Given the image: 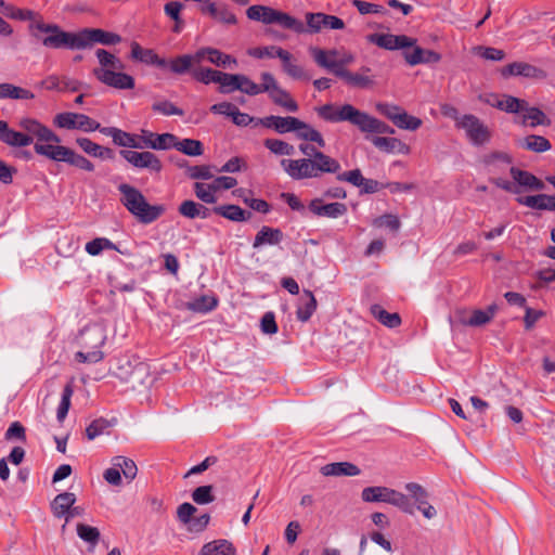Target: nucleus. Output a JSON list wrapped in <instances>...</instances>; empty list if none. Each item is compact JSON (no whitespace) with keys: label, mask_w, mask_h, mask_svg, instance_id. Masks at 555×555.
Returning a JSON list of instances; mask_svg holds the SVG:
<instances>
[{"label":"nucleus","mask_w":555,"mask_h":555,"mask_svg":"<svg viewBox=\"0 0 555 555\" xmlns=\"http://www.w3.org/2000/svg\"><path fill=\"white\" fill-rule=\"evenodd\" d=\"M367 40L371 43L376 44L385 50H399L404 48H412L415 44V40L404 35H392V34H371L367 36Z\"/></svg>","instance_id":"obj_17"},{"label":"nucleus","mask_w":555,"mask_h":555,"mask_svg":"<svg viewBox=\"0 0 555 555\" xmlns=\"http://www.w3.org/2000/svg\"><path fill=\"white\" fill-rule=\"evenodd\" d=\"M171 147L177 149L179 152H182L188 156H199L204 152L202 142L194 139L179 140L176 137V141L173 142Z\"/></svg>","instance_id":"obj_45"},{"label":"nucleus","mask_w":555,"mask_h":555,"mask_svg":"<svg viewBox=\"0 0 555 555\" xmlns=\"http://www.w3.org/2000/svg\"><path fill=\"white\" fill-rule=\"evenodd\" d=\"M216 215H219L228 220L242 222L247 221L251 217V212L242 209L237 205H222L217 206L212 209Z\"/></svg>","instance_id":"obj_35"},{"label":"nucleus","mask_w":555,"mask_h":555,"mask_svg":"<svg viewBox=\"0 0 555 555\" xmlns=\"http://www.w3.org/2000/svg\"><path fill=\"white\" fill-rule=\"evenodd\" d=\"M235 194L243 199V202L249 206L251 209L261 212L268 214L270 211V205L264 199L253 198L249 196L250 192L244 189H237Z\"/></svg>","instance_id":"obj_49"},{"label":"nucleus","mask_w":555,"mask_h":555,"mask_svg":"<svg viewBox=\"0 0 555 555\" xmlns=\"http://www.w3.org/2000/svg\"><path fill=\"white\" fill-rule=\"evenodd\" d=\"M522 113V125H529L531 127H537L540 125H548L550 120L546 115L538 107H528L526 105L525 111Z\"/></svg>","instance_id":"obj_48"},{"label":"nucleus","mask_w":555,"mask_h":555,"mask_svg":"<svg viewBox=\"0 0 555 555\" xmlns=\"http://www.w3.org/2000/svg\"><path fill=\"white\" fill-rule=\"evenodd\" d=\"M117 424L116 418L106 420L103 417L96 418L92 421L86 428V437L89 440H94L95 438L103 436V435H109L112 433V429Z\"/></svg>","instance_id":"obj_31"},{"label":"nucleus","mask_w":555,"mask_h":555,"mask_svg":"<svg viewBox=\"0 0 555 555\" xmlns=\"http://www.w3.org/2000/svg\"><path fill=\"white\" fill-rule=\"evenodd\" d=\"M312 214L319 217L339 218L347 212V206L344 203L323 204L322 199L314 198L309 204Z\"/></svg>","instance_id":"obj_22"},{"label":"nucleus","mask_w":555,"mask_h":555,"mask_svg":"<svg viewBox=\"0 0 555 555\" xmlns=\"http://www.w3.org/2000/svg\"><path fill=\"white\" fill-rule=\"evenodd\" d=\"M482 165L489 173L502 172L513 166V157L506 152H491L481 158Z\"/></svg>","instance_id":"obj_21"},{"label":"nucleus","mask_w":555,"mask_h":555,"mask_svg":"<svg viewBox=\"0 0 555 555\" xmlns=\"http://www.w3.org/2000/svg\"><path fill=\"white\" fill-rule=\"evenodd\" d=\"M193 190L196 197L201 199L203 203L214 204L217 202V191L215 189L214 183L207 184L202 182H195Z\"/></svg>","instance_id":"obj_50"},{"label":"nucleus","mask_w":555,"mask_h":555,"mask_svg":"<svg viewBox=\"0 0 555 555\" xmlns=\"http://www.w3.org/2000/svg\"><path fill=\"white\" fill-rule=\"evenodd\" d=\"M150 378L149 365L144 362L134 361V370L126 384H129L130 388L135 390L141 386H145Z\"/></svg>","instance_id":"obj_42"},{"label":"nucleus","mask_w":555,"mask_h":555,"mask_svg":"<svg viewBox=\"0 0 555 555\" xmlns=\"http://www.w3.org/2000/svg\"><path fill=\"white\" fill-rule=\"evenodd\" d=\"M208 62L224 68L237 65V61L234 57L215 48L208 51Z\"/></svg>","instance_id":"obj_54"},{"label":"nucleus","mask_w":555,"mask_h":555,"mask_svg":"<svg viewBox=\"0 0 555 555\" xmlns=\"http://www.w3.org/2000/svg\"><path fill=\"white\" fill-rule=\"evenodd\" d=\"M246 15L251 21L261 22L267 25L278 24L282 28L293 30L297 34L306 31L305 25L301 21L271 7L260 4L250 5L246 10Z\"/></svg>","instance_id":"obj_8"},{"label":"nucleus","mask_w":555,"mask_h":555,"mask_svg":"<svg viewBox=\"0 0 555 555\" xmlns=\"http://www.w3.org/2000/svg\"><path fill=\"white\" fill-rule=\"evenodd\" d=\"M192 499L195 503L201 505L211 503L215 500L212 495V487L201 486L196 488L192 493Z\"/></svg>","instance_id":"obj_64"},{"label":"nucleus","mask_w":555,"mask_h":555,"mask_svg":"<svg viewBox=\"0 0 555 555\" xmlns=\"http://www.w3.org/2000/svg\"><path fill=\"white\" fill-rule=\"evenodd\" d=\"M131 56L142 63L159 68L167 66V60L159 57L152 49H143L138 42L131 43Z\"/></svg>","instance_id":"obj_28"},{"label":"nucleus","mask_w":555,"mask_h":555,"mask_svg":"<svg viewBox=\"0 0 555 555\" xmlns=\"http://www.w3.org/2000/svg\"><path fill=\"white\" fill-rule=\"evenodd\" d=\"M77 534L81 540L91 544H95L100 538V532L95 527L83 524L77 525Z\"/></svg>","instance_id":"obj_62"},{"label":"nucleus","mask_w":555,"mask_h":555,"mask_svg":"<svg viewBox=\"0 0 555 555\" xmlns=\"http://www.w3.org/2000/svg\"><path fill=\"white\" fill-rule=\"evenodd\" d=\"M256 125H262L263 127L271 128L278 133H286L297 130L298 126L301 125V120L292 116L282 117L271 115L257 119Z\"/></svg>","instance_id":"obj_20"},{"label":"nucleus","mask_w":555,"mask_h":555,"mask_svg":"<svg viewBox=\"0 0 555 555\" xmlns=\"http://www.w3.org/2000/svg\"><path fill=\"white\" fill-rule=\"evenodd\" d=\"M134 370V362L129 359H121L117 362L115 369L113 370V374L121 382L126 383L129 380V376L132 374Z\"/></svg>","instance_id":"obj_59"},{"label":"nucleus","mask_w":555,"mask_h":555,"mask_svg":"<svg viewBox=\"0 0 555 555\" xmlns=\"http://www.w3.org/2000/svg\"><path fill=\"white\" fill-rule=\"evenodd\" d=\"M53 122L62 129H77V113H60L55 115Z\"/></svg>","instance_id":"obj_61"},{"label":"nucleus","mask_w":555,"mask_h":555,"mask_svg":"<svg viewBox=\"0 0 555 555\" xmlns=\"http://www.w3.org/2000/svg\"><path fill=\"white\" fill-rule=\"evenodd\" d=\"M263 144L271 153L275 155L291 156L295 152V149L292 144L279 139H266Z\"/></svg>","instance_id":"obj_53"},{"label":"nucleus","mask_w":555,"mask_h":555,"mask_svg":"<svg viewBox=\"0 0 555 555\" xmlns=\"http://www.w3.org/2000/svg\"><path fill=\"white\" fill-rule=\"evenodd\" d=\"M0 141L9 146L25 147L28 146L30 139L23 135L22 132L9 128L4 120H0Z\"/></svg>","instance_id":"obj_29"},{"label":"nucleus","mask_w":555,"mask_h":555,"mask_svg":"<svg viewBox=\"0 0 555 555\" xmlns=\"http://www.w3.org/2000/svg\"><path fill=\"white\" fill-rule=\"evenodd\" d=\"M113 142L118 146L141 149L140 135H134L120 129L114 135Z\"/></svg>","instance_id":"obj_55"},{"label":"nucleus","mask_w":555,"mask_h":555,"mask_svg":"<svg viewBox=\"0 0 555 555\" xmlns=\"http://www.w3.org/2000/svg\"><path fill=\"white\" fill-rule=\"evenodd\" d=\"M2 13L12 20L18 21H29L30 24H34L38 20H43L42 16L33 10L28 9H18L12 4H4Z\"/></svg>","instance_id":"obj_40"},{"label":"nucleus","mask_w":555,"mask_h":555,"mask_svg":"<svg viewBox=\"0 0 555 555\" xmlns=\"http://www.w3.org/2000/svg\"><path fill=\"white\" fill-rule=\"evenodd\" d=\"M492 105L506 113L516 114L525 111L527 102L512 95H505L502 100H498L496 103Z\"/></svg>","instance_id":"obj_47"},{"label":"nucleus","mask_w":555,"mask_h":555,"mask_svg":"<svg viewBox=\"0 0 555 555\" xmlns=\"http://www.w3.org/2000/svg\"><path fill=\"white\" fill-rule=\"evenodd\" d=\"M457 129L463 130L467 141L473 146H482L491 141V130L477 116L473 114L462 115Z\"/></svg>","instance_id":"obj_11"},{"label":"nucleus","mask_w":555,"mask_h":555,"mask_svg":"<svg viewBox=\"0 0 555 555\" xmlns=\"http://www.w3.org/2000/svg\"><path fill=\"white\" fill-rule=\"evenodd\" d=\"M372 224L375 228H387L392 232H397L400 228V221L395 215H384L375 218Z\"/></svg>","instance_id":"obj_63"},{"label":"nucleus","mask_w":555,"mask_h":555,"mask_svg":"<svg viewBox=\"0 0 555 555\" xmlns=\"http://www.w3.org/2000/svg\"><path fill=\"white\" fill-rule=\"evenodd\" d=\"M232 79L237 80V85L235 86L236 90L248 95H258L268 89L267 82L262 81L261 85H258L245 75L238 74V77H232Z\"/></svg>","instance_id":"obj_44"},{"label":"nucleus","mask_w":555,"mask_h":555,"mask_svg":"<svg viewBox=\"0 0 555 555\" xmlns=\"http://www.w3.org/2000/svg\"><path fill=\"white\" fill-rule=\"evenodd\" d=\"M141 149L153 150H168L176 141V135L172 133L157 134L151 131L143 130L140 135Z\"/></svg>","instance_id":"obj_23"},{"label":"nucleus","mask_w":555,"mask_h":555,"mask_svg":"<svg viewBox=\"0 0 555 555\" xmlns=\"http://www.w3.org/2000/svg\"><path fill=\"white\" fill-rule=\"evenodd\" d=\"M283 237V232L280 229L263 225L255 236L253 248L259 249L264 245H279Z\"/></svg>","instance_id":"obj_27"},{"label":"nucleus","mask_w":555,"mask_h":555,"mask_svg":"<svg viewBox=\"0 0 555 555\" xmlns=\"http://www.w3.org/2000/svg\"><path fill=\"white\" fill-rule=\"evenodd\" d=\"M310 52H311V55H312L314 62L319 66L328 69L335 76H337V72L338 70H347L345 67L347 65H350V64H352L354 62L353 54L350 53V52H346V51H344V52L339 51V56L337 59V63H332V62L331 63H326L325 62L326 54L324 52H322V49L311 48Z\"/></svg>","instance_id":"obj_19"},{"label":"nucleus","mask_w":555,"mask_h":555,"mask_svg":"<svg viewBox=\"0 0 555 555\" xmlns=\"http://www.w3.org/2000/svg\"><path fill=\"white\" fill-rule=\"evenodd\" d=\"M76 142L85 153L93 157L103 159L113 157V151L111 149L103 147L88 138H78Z\"/></svg>","instance_id":"obj_39"},{"label":"nucleus","mask_w":555,"mask_h":555,"mask_svg":"<svg viewBox=\"0 0 555 555\" xmlns=\"http://www.w3.org/2000/svg\"><path fill=\"white\" fill-rule=\"evenodd\" d=\"M317 309V299L313 294L305 289L301 297L299 298V304L297 307V319L301 322H307Z\"/></svg>","instance_id":"obj_33"},{"label":"nucleus","mask_w":555,"mask_h":555,"mask_svg":"<svg viewBox=\"0 0 555 555\" xmlns=\"http://www.w3.org/2000/svg\"><path fill=\"white\" fill-rule=\"evenodd\" d=\"M217 300L212 297L202 296L188 304L190 310L201 313H206L215 309Z\"/></svg>","instance_id":"obj_57"},{"label":"nucleus","mask_w":555,"mask_h":555,"mask_svg":"<svg viewBox=\"0 0 555 555\" xmlns=\"http://www.w3.org/2000/svg\"><path fill=\"white\" fill-rule=\"evenodd\" d=\"M296 131H297L298 138L302 139V140L314 142L320 147L325 146V141L322 138L321 133L318 130H315L314 128H312L311 126H309L308 124L301 121V125L298 126Z\"/></svg>","instance_id":"obj_52"},{"label":"nucleus","mask_w":555,"mask_h":555,"mask_svg":"<svg viewBox=\"0 0 555 555\" xmlns=\"http://www.w3.org/2000/svg\"><path fill=\"white\" fill-rule=\"evenodd\" d=\"M361 499L364 502L375 503L383 502L395 505L404 512L412 513V504L404 494L382 486L366 487L361 492Z\"/></svg>","instance_id":"obj_10"},{"label":"nucleus","mask_w":555,"mask_h":555,"mask_svg":"<svg viewBox=\"0 0 555 555\" xmlns=\"http://www.w3.org/2000/svg\"><path fill=\"white\" fill-rule=\"evenodd\" d=\"M33 100L35 94L25 88L15 86L13 83H0V100Z\"/></svg>","instance_id":"obj_37"},{"label":"nucleus","mask_w":555,"mask_h":555,"mask_svg":"<svg viewBox=\"0 0 555 555\" xmlns=\"http://www.w3.org/2000/svg\"><path fill=\"white\" fill-rule=\"evenodd\" d=\"M509 173L513 182L503 178H491L490 182L496 188L513 194H519L522 191H542L545 184L533 173L512 166Z\"/></svg>","instance_id":"obj_9"},{"label":"nucleus","mask_w":555,"mask_h":555,"mask_svg":"<svg viewBox=\"0 0 555 555\" xmlns=\"http://www.w3.org/2000/svg\"><path fill=\"white\" fill-rule=\"evenodd\" d=\"M519 145L528 151L534 153H544L552 149L551 142L542 135L529 134L526 135L520 142Z\"/></svg>","instance_id":"obj_41"},{"label":"nucleus","mask_w":555,"mask_h":555,"mask_svg":"<svg viewBox=\"0 0 555 555\" xmlns=\"http://www.w3.org/2000/svg\"><path fill=\"white\" fill-rule=\"evenodd\" d=\"M262 81L267 82L268 89L264 90L269 94L272 102L287 112L296 113L299 108L297 102L292 95L281 88L271 73L263 72L260 75Z\"/></svg>","instance_id":"obj_12"},{"label":"nucleus","mask_w":555,"mask_h":555,"mask_svg":"<svg viewBox=\"0 0 555 555\" xmlns=\"http://www.w3.org/2000/svg\"><path fill=\"white\" fill-rule=\"evenodd\" d=\"M376 109L379 114L390 119L397 127L402 129H416V118L408 115L402 108L389 103H377Z\"/></svg>","instance_id":"obj_16"},{"label":"nucleus","mask_w":555,"mask_h":555,"mask_svg":"<svg viewBox=\"0 0 555 555\" xmlns=\"http://www.w3.org/2000/svg\"><path fill=\"white\" fill-rule=\"evenodd\" d=\"M199 555H236V550L230 541L219 539L204 544Z\"/></svg>","instance_id":"obj_34"},{"label":"nucleus","mask_w":555,"mask_h":555,"mask_svg":"<svg viewBox=\"0 0 555 555\" xmlns=\"http://www.w3.org/2000/svg\"><path fill=\"white\" fill-rule=\"evenodd\" d=\"M299 150L308 157L281 160V167L292 179L319 178L323 173H336L340 170V164L336 159L317 151L315 147L300 144Z\"/></svg>","instance_id":"obj_1"},{"label":"nucleus","mask_w":555,"mask_h":555,"mask_svg":"<svg viewBox=\"0 0 555 555\" xmlns=\"http://www.w3.org/2000/svg\"><path fill=\"white\" fill-rule=\"evenodd\" d=\"M498 305L491 304L486 309L474 310L468 320L464 323L468 326H482L489 323L498 312Z\"/></svg>","instance_id":"obj_38"},{"label":"nucleus","mask_w":555,"mask_h":555,"mask_svg":"<svg viewBox=\"0 0 555 555\" xmlns=\"http://www.w3.org/2000/svg\"><path fill=\"white\" fill-rule=\"evenodd\" d=\"M371 313L372 315L380 322L384 326H387L389 328L398 327L401 324V318L398 313H390L386 311L382 306L379 305H373L371 306Z\"/></svg>","instance_id":"obj_43"},{"label":"nucleus","mask_w":555,"mask_h":555,"mask_svg":"<svg viewBox=\"0 0 555 555\" xmlns=\"http://www.w3.org/2000/svg\"><path fill=\"white\" fill-rule=\"evenodd\" d=\"M321 473L323 476H357L360 469L351 463L337 462L324 465Z\"/></svg>","instance_id":"obj_36"},{"label":"nucleus","mask_w":555,"mask_h":555,"mask_svg":"<svg viewBox=\"0 0 555 555\" xmlns=\"http://www.w3.org/2000/svg\"><path fill=\"white\" fill-rule=\"evenodd\" d=\"M120 155L135 168L147 169L152 172H159L163 168L160 159L152 152L122 150Z\"/></svg>","instance_id":"obj_14"},{"label":"nucleus","mask_w":555,"mask_h":555,"mask_svg":"<svg viewBox=\"0 0 555 555\" xmlns=\"http://www.w3.org/2000/svg\"><path fill=\"white\" fill-rule=\"evenodd\" d=\"M106 341V333L102 325L92 324L83 327L77 338L81 350L75 353V361L78 363H98L103 360L104 353L101 348Z\"/></svg>","instance_id":"obj_6"},{"label":"nucleus","mask_w":555,"mask_h":555,"mask_svg":"<svg viewBox=\"0 0 555 555\" xmlns=\"http://www.w3.org/2000/svg\"><path fill=\"white\" fill-rule=\"evenodd\" d=\"M211 17L219 23L234 25L237 23L236 16L225 4H217Z\"/></svg>","instance_id":"obj_58"},{"label":"nucleus","mask_w":555,"mask_h":555,"mask_svg":"<svg viewBox=\"0 0 555 555\" xmlns=\"http://www.w3.org/2000/svg\"><path fill=\"white\" fill-rule=\"evenodd\" d=\"M120 41L121 38L119 35L100 28H85L79 30V50L89 48L94 43L112 46Z\"/></svg>","instance_id":"obj_13"},{"label":"nucleus","mask_w":555,"mask_h":555,"mask_svg":"<svg viewBox=\"0 0 555 555\" xmlns=\"http://www.w3.org/2000/svg\"><path fill=\"white\" fill-rule=\"evenodd\" d=\"M517 203L531 209L555 211V196L547 194L517 197Z\"/></svg>","instance_id":"obj_26"},{"label":"nucleus","mask_w":555,"mask_h":555,"mask_svg":"<svg viewBox=\"0 0 555 555\" xmlns=\"http://www.w3.org/2000/svg\"><path fill=\"white\" fill-rule=\"evenodd\" d=\"M152 109L155 113H158L164 116H172V115L182 116L184 114L181 108H179L172 102L167 101V100L155 102L152 105Z\"/></svg>","instance_id":"obj_60"},{"label":"nucleus","mask_w":555,"mask_h":555,"mask_svg":"<svg viewBox=\"0 0 555 555\" xmlns=\"http://www.w3.org/2000/svg\"><path fill=\"white\" fill-rule=\"evenodd\" d=\"M28 30L46 48L79 50V31H65L59 25L46 23L43 20L29 24Z\"/></svg>","instance_id":"obj_4"},{"label":"nucleus","mask_w":555,"mask_h":555,"mask_svg":"<svg viewBox=\"0 0 555 555\" xmlns=\"http://www.w3.org/2000/svg\"><path fill=\"white\" fill-rule=\"evenodd\" d=\"M191 54L179 55L175 59L167 60V66L173 74L183 75L192 67Z\"/></svg>","instance_id":"obj_51"},{"label":"nucleus","mask_w":555,"mask_h":555,"mask_svg":"<svg viewBox=\"0 0 555 555\" xmlns=\"http://www.w3.org/2000/svg\"><path fill=\"white\" fill-rule=\"evenodd\" d=\"M542 74L543 72L540 68L525 62H514L501 69V75L504 78H508L512 76L539 78L542 76Z\"/></svg>","instance_id":"obj_24"},{"label":"nucleus","mask_w":555,"mask_h":555,"mask_svg":"<svg viewBox=\"0 0 555 555\" xmlns=\"http://www.w3.org/2000/svg\"><path fill=\"white\" fill-rule=\"evenodd\" d=\"M74 393V389L70 383L66 384L63 389L61 402L57 406L56 417L59 422H63L70 408V399Z\"/></svg>","instance_id":"obj_56"},{"label":"nucleus","mask_w":555,"mask_h":555,"mask_svg":"<svg viewBox=\"0 0 555 555\" xmlns=\"http://www.w3.org/2000/svg\"><path fill=\"white\" fill-rule=\"evenodd\" d=\"M307 27L305 33H320L322 29H343L345 23L341 18L335 15H328L325 13H307L306 14Z\"/></svg>","instance_id":"obj_15"},{"label":"nucleus","mask_w":555,"mask_h":555,"mask_svg":"<svg viewBox=\"0 0 555 555\" xmlns=\"http://www.w3.org/2000/svg\"><path fill=\"white\" fill-rule=\"evenodd\" d=\"M76 503V495L73 492H62L51 502V512L56 518H62L69 513L70 507Z\"/></svg>","instance_id":"obj_30"},{"label":"nucleus","mask_w":555,"mask_h":555,"mask_svg":"<svg viewBox=\"0 0 555 555\" xmlns=\"http://www.w3.org/2000/svg\"><path fill=\"white\" fill-rule=\"evenodd\" d=\"M50 154L51 160L64 162L86 171L94 170L93 164L88 158L75 153V151L67 146L59 145L56 149L51 151Z\"/></svg>","instance_id":"obj_18"},{"label":"nucleus","mask_w":555,"mask_h":555,"mask_svg":"<svg viewBox=\"0 0 555 555\" xmlns=\"http://www.w3.org/2000/svg\"><path fill=\"white\" fill-rule=\"evenodd\" d=\"M95 54L100 67L93 69V75L100 82L118 90L134 88V78L121 72L125 65L115 54L104 49H98Z\"/></svg>","instance_id":"obj_3"},{"label":"nucleus","mask_w":555,"mask_h":555,"mask_svg":"<svg viewBox=\"0 0 555 555\" xmlns=\"http://www.w3.org/2000/svg\"><path fill=\"white\" fill-rule=\"evenodd\" d=\"M112 461H113L114 465L117 467V469L119 470V473L121 475H124V477L128 481H131L132 479L135 478L137 473H138V467L133 460L122 456V455H117Z\"/></svg>","instance_id":"obj_46"},{"label":"nucleus","mask_w":555,"mask_h":555,"mask_svg":"<svg viewBox=\"0 0 555 555\" xmlns=\"http://www.w3.org/2000/svg\"><path fill=\"white\" fill-rule=\"evenodd\" d=\"M361 70L363 74L351 73L349 70H338L337 77L344 79L346 81V83H348L349 86H352V87L369 88V87L373 86V83H374L373 79L371 77H369L367 75H365V74L370 73L371 69L369 67H362Z\"/></svg>","instance_id":"obj_32"},{"label":"nucleus","mask_w":555,"mask_h":555,"mask_svg":"<svg viewBox=\"0 0 555 555\" xmlns=\"http://www.w3.org/2000/svg\"><path fill=\"white\" fill-rule=\"evenodd\" d=\"M278 57L282 62L283 72L293 79L297 80H308L309 76L306 74L305 69L296 62L293 54L287 50L278 51Z\"/></svg>","instance_id":"obj_25"},{"label":"nucleus","mask_w":555,"mask_h":555,"mask_svg":"<svg viewBox=\"0 0 555 555\" xmlns=\"http://www.w3.org/2000/svg\"><path fill=\"white\" fill-rule=\"evenodd\" d=\"M18 127L23 135L30 139L28 145L34 143V150L38 155L51 159V151L56 149L61 139L50 128L41 124L39 120L30 117H23L18 120Z\"/></svg>","instance_id":"obj_7"},{"label":"nucleus","mask_w":555,"mask_h":555,"mask_svg":"<svg viewBox=\"0 0 555 555\" xmlns=\"http://www.w3.org/2000/svg\"><path fill=\"white\" fill-rule=\"evenodd\" d=\"M318 115L330 122L348 121L356 126L360 131L367 133H390L395 130L384 121L356 108L351 104L335 106L325 104L317 108Z\"/></svg>","instance_id":"obj_2"},{"label":"nucleus","mask_w":555,"mask_h":555,"mask_svg":"<svg viewBox=\"0 0 555 555\" xmlns=\"http://www.w3.org/2000/svg\"><path fill=\"white\" fill-rule=\"evenodd\" d=\"M118 190L121 194V204L141 223L149 224L156 221L166 210L163 205H150L142 192L132 185L122 183Z\"/></svg>","instance_id":"obj_5"}]
</instances>
